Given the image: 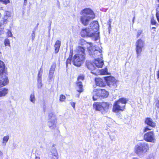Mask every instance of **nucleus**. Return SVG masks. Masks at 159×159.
<instances>
[{
	"label": "nucleus",
	"instance_id": "69168bd1",
	"mask_svg": "<svg viewBox=\"0 0 159 159\" xmlns=\"http://www.w3.org/2000/svg\"><path fill=\"white\" fill-rule=\"evenodd\" d=\"M152 29H155V28H154V27H152Z\"/></svg>",
	"mask_w": 159,
	"mask_h": 159
},
{
	"label": "nucleus",
	"instance_id": "7ed1b4c3",
	"mask_svg": "<svg viewBox=\"0 0 159 159\" xmlns=\"http://www.w3.org/2000/svg\"><path fill=\"white\" fill-rule=\"evenodd\" d=\"M149 148L148 143L143 142H139L134 147V152L138 156H141L147 152Z\"/></svg>",
	"mask_w": 159,
	"mask_h": 159
},
{
	"label": "nucleus",
	"instance_id": "2eb2a0df",
	"mask_svg": "<svg viewBox=\"0 0 159 159\" xmlns=\"http://www.w3.org/2000/svg\"><path fill=\"white\" fill-rule=\"evenodd\" d=\"M145 122L146 124L153 128H154L156 126V123L154 122L152 119L150 118H146Z\"/></svg>",
	"mask_w": 159,
	"mask_h": 159
},
{
	"label": "nucleus",
	"instance_id": "f8f14e48",
	"mask_svg": "<svg viewBox=\"0 0 159 159\" xmlns=\"http://www.w3.org/2000/svg\"><path fill=\"white\" fill-rule=\"evenodd\" d=\"M89 28L91 30L93 31L94 34L97 33H98V35H99V32H98L99 29V25L97 21L92 22L90 24Z\"/></svg>",
	"mask_w": 159,
	"mask_h": 159
},
{
	"label": "nucleus",
	"instance_id": "f3484780",
	"mask_svg": "<svg viewBox=\"0 0 159 159\" xmlns=\"http://www.w3.org/2000/svg\"><path fill=\"white\" fill-rule=\"evenodd\" d=\"M96 84L99 87H104L106 85L101 78H97L95 79Z\"/></svg>",
	"mask_w": 159,
	"mask_h": 159
},
{
	"label": "nucleus",
	"instance_id": "79ce46f5",
	"mask_svg": "<svg viewBox=\"0 0 159 159\" xmlns=\"http://www.w3.org/2000/svg\"><path fill=\"white\" fill-rule=\"evenodd\" d=\"M32 38L33 40L35 37V34L34 31H33L32 32Z\"/></svg>",
	"mask_w": 159,
	"mask_h": 159
},
{
	"label": "nucleus",
	"instance_id": "a19ab883",
	"mask_svg": "<svg viewBox=\"0 0 159 159\" xmlns=\"http://www.w3.org/2000/svg\"><path fill=\"white\" fill-rule=\"evenodd\" d=\"M7 33L8 36L9 37H11L12 35V34L10 30H8V32H7Z\"/></svg>",
	"mask_w": 159,
	"mask_h": 159
},
{
	"label": "nucleus",
	"instance_id": "e2e57ef3",
	"mask_svg": "<svg viewBox=\"0 0 159 159\" xmlns=\"http://www.w3.org/2000/svg\"><path fill=\"white\" fill-rule=\"evenodd\" d=\"M132 159H139L137 158H134Z\"/></svg>",
	"mask_w": 159,
	"mask_h": 159
},
{
	"label": "nucleus",
	"instance_id": "58836bf2",
	"mask_svg": "<svg viewBox=\"0 0 159 159\" xmlns=\"http://www.w3.org/2000/svg\"><path fill=\"white\" fill-rule=\"evenodd\" d=\"M5 15L7 16L8 17H10L11 15V13L8 11L5 12Z\"/></svg>",
	"mask_w": 159,
	"mask_h": 159
},
{
	"label": "nucleus",
	"instance_id": "4c0bfd02",
	"mask_svg": "<svg viewBox=\"0 0 159 159\" xmlns=\"http://www.w3.org/2000/svg\"><path fill=\"white\" fill-rule=\"evenodd\" d=\"M151 129H150L148 127H146L144 128L143 129V132H145L148 130H151Z\"/></svg>",
	"mask_w": 159,
	"mask_h": 159
},
{
	"label": "nucleus",
	"instance_id": "dca6fc26",
	"mask_svg": "<svg viewBox=\"0 0 159 159\" xmlns=\"http://www.w3.org/2000/svg\"><path fill=\"white\" fill-rule=\"evenodd\" d=\"M56 120H49L48 122V126L51 129H54L56 127Z\"/></svg>",
	"mask_w": 159,
	"mask_h": 159
},
{
	"label": "nucleus",
	"instance_id": "e433bc0d",
	"mask_svg": "<svg viewBox=\"0 0 159 159\" xmlns=\"http://www.w3.org/2000/svg\"><path fill=\"white\" fill-rule=\"evenodd\" d=\"M0 2H2L4 4H6L9 2V0H0Z\"/></svg>",
	"mask_w": 159,
	"mask_h": 159
},
{
	"label": "nucleus",
	"instance_id": "ea45409f",
	"mask_svg": "<svg viewBox=\"0 0 159 159\" xmlns=\"http://www.w3.org/2000/svg\"><path fill=\"white\" fill-rule=\"evenodd\" d=\"M156 22L153 18H152L151 20V23L152 25H155L156 24Z\"/></svg>",
	"mask_w": 159,
	"mask_h": 159
},
{
	"label": "nucleus",
	"instance_id": "4468645a",
	"mask_svg": "<svg viewBox=\"0 0 159 159\" xmlns=\"http://www.w3.org/2000/svg\"><path fill=\"white\" fill-rule=\"evenodd\" d=\"M101 58L98 57L97 59L94 58V64L98 68H102L104 65L103 61Z\"/></svg>",
	"mask_w": 159,
	"mask_h": 159
},
{
	"label": "nucleus",
	"instance_id": "aec40b11",
	"mask_svg": "<svg viewBox=\"0 0 159 159\" xmlns=\"http://www.w3.org/2000/svg\"><path fill=\"white\" fill-rule=\"evenodd\" d=\"M61 44L60 41L57 40L56 41L54 45L55 52L56 53H57L59 52Z\"/></svg>",
	"mask_w": 159,
	"mask_h": 159
},
{
	"label": "nucleus",
	"instance_id": "c9c22d12",
	"mask_svg": "<svg viewBox=\"0 0 159 159\" xmlns=\"http://www.w3.org/2000/svg\"><path fill=\"white\" fill-rule=\"evenodd\" d=\"M71 58H70V57H69V58L67 59V60H66V66H67V65L68 64H70L71 63Z\"/></svg>",
	"mask_w": 159,
	"mask_h": 159
},
{
	"label": "nucleus",
	"instance_id": "f03ea898",
	"mask_svg": "<svg viewBox=\"0 0 159 159\" xmlns=\"http://www.w3.org/2000/svg\"><path fill=\"white\" fill-rule=\"evenodd\" d=\"M79 53L75 54L72 59L73 64L77 67H80L83 64L85 59V49L80 46L77 48Z\"/></svg>",
	"mask_w": 159,
	"mask_h": 159
},
{
	"label": "nucleus",
	"instance_id": "20e7f679",
	"mask_svg": "<svg viewBox=\"0 0 159 159\" xmlns=\"http://www.w3.org/2000/svg\"><path fill=\"white\" fill-rule=\"evenodd\" d=\"M89 45L90 46L88 48L89 55L91 57L95 58H98V57L102 58V47L101 46L92 47L91 46L92 45L91 43H90Z\"/></svg>",
	"mask_w": 159,
	"mask_h": 159
},
{
	"label": "nucleus",
	"instance_id": "8fccbe9b",
	"mask_svg": "<svg viewBox=\"0 0 159 159\" xmlns=\"http://www.w3.org/2000/svg\"><path fill=\"white\" fill-rule=\"evenodd\" d=\"M142 32V31L141 30H139L137 34V38L139 37L140 35L141 34Z\"/></svg>",
	"mask_w": 159,
	"mask_h": 159
},
{
	"label": "nucleus",
	"instance_id": "0e129e2a",
	"mask_svg": "<svg viewBox=\"0 0 159 159\" xmlns=\"http://www.w3.org/2000/svg\"><path fill=\"white\" fill-rule=\"evenodd\" d=\"M134 17L133 19V22H134Z\"/></svg>",
	"mask_w": 159,
	"mask_h": 159
},
{
	"label": "nucleus",
	"instance_id": "bf43d9fd",
	"mask_svg": "<svg viewBox=\"0 0 159 159\" xmlns=\"http://www.w3.org/2000/svg\"><path fill=\"white\" fill-rule=\"evenodd\" d=\"M157 75L158 78L159 79V70L157 71Z\"/></svg>",
	"mask_w": 159,
	"mask_h": 159
},
{
	"label": "nucleus",
	"instance_id": "1a4fd4ad",
	"mask_svg": "<svg viewBox=\"0 0 159 159\" xmlns=\"http://www.w3.org/2000/svg\"><path fill=\"white\" fill-rule=\"evenodd\" d=\"M108 85L111 87L116 88L117 87V81L112 76H107L105 78Z\"/></svg>",
	"mask_w": 159,
	"mask_h": 159
},
{
	"label": "nucleus",
	"instance_id": "9b49d317",
	"mask_svg": "<svg viewBox=\"0 0 159 159\" xmlns=\"http://www.w3.org/2000/svg\"><path fill=\"white\" fill-rule=\"evenodd\" d=\"M120 102H115L113 104L112 111L114 112L117 113L120 111H123L125 109V105H119Z\"/></svg>",
	"mask_w": 159,
	"mask_h": 159
},
{
	"label": "nucleus",
	"instance_id": "603ef678",
	"mask_svg": "<svg viewBox=\"0 0 159 159\" xmlns=\"http://www.w3.org/2000/svg\"><path fill=\"white\" fill-rule=\"evenodd\" d=\"M156 106L158 108H159V100L157 101L156 104Z\"/></svg>",
	"mask_w": 159,
	"mask_h": 159
},
{
	"label": "nucleus",
	"instance_id": "b1692460",
	"mask_svg": "<svg viewBox=\"0 0 159 159\" xmlns=\"http://www.w3.org/2000/svg\"><path fill=\"white\" fill-rule=\"evenodd\" d=\"M8 89L3 88L0 90V97L5 96L8 93Z\"/></svg>",
	"mask_w": 159,
	"mask_h": 159
},
{
	"label": "nucleus",
	"instance_id": "5fc2aeb1",
	"mask_svg": "<svg viewBox=\"0 0 159 159\" xmlns=\"http://www.w3.org/2000/svg\"><path fill=\"white\" fill-rule=\"evenodd\" d=\"M3 155V153H2V152L0 151V157H2Z\"/></svg>",
	"mask_w": 159,
	"mask_h": 159
},
{
	"label": "nucleus",
	"instance_id": "49530a36",
	"mask_svg": "<svg viewBox=\"0 0 159 159\" xmlns=\"http://www.w3.org/2000/svg\"><path fill=\"white\" fill-rule=\"evenodd\" d=\"M73 50H71L70 51V53L69 54V57H70V58H72V56L73 55Z\"/></svg>",
	"mask_w": 159,
	"mask_h": 159
},
{
	"label": "nucleus",
	"instance_id": "3c124183",
	"mask_svg": "<svg viewBox=\"0 0 159 159\" xmlns=\"http://www.w3.org/2000/svg\"><path fill=\"white\" fill-rule=\"evenodd\" d=\"M112 21L111 19H110L109 20L108 22V24L109 25V28H111V23Z\"/></svg>",
	"mask_w": 159,
	"mask_h": 159
},
{
	"label": "nucleus",
	"instance_id": "6ab92c4d",
	"mask_svg": "<svg viewBox=\"0 0 159 159\" xmlns=\"http://www.w3.org/2000/svg\"><path fill=\"white\" fill-rule=\"evenodd\" d=\"M5 66L3 62L0 61V74H3V75H6Z\"/></svg>",
	"mask_w": 159,
	"mask_h": 159
},
{
	"label": "nucleus",
	"instance_id": "4d7b16f0",
	"mask_svg": "<svg viewBox=\"0 0 159 159\" xmlns=\"http://www.w3.org/2000/svg\"><path fill=\"white\" fill-rule=\"evenodd\" d=\"M54 71L53 70H50L49 73L54 74Z\"/></svg>",
	"mask_w": 159,
	"mask_h": 159
},
{
	"label": "nucleus",
	"instance_id": "f257e3e1",
	"mask_svg": "<svg viewBox=\"0 0 159 159\" xmlns=\"http://www.w3.org/2000/svg\"><path fill=\"white\" fill-rule=\"evenodd\" d=\"M81 21L85 26L87 25L91 20L93 19L95 17L93 11L89 8H84L81 11Z\"/></svg>",
	"mask_w": 159,
	"mask_h": 159
},
{
	"label": "nucleus",
	"instance_id": "39448f33",
	"mask_svg": "<svg viewBox=\"0 0 159 159\" xmlns=\"http://www.w3.org/2000/svg\"><path fill=\"white\" fill-rule=\"evenodd\" d=\"M109 106V103L107 102H95L93 104V107L96 110L105 114L108 111Z\"/></svg>",
	"mask_w": 159,
	"mask_h": 159
},
{
	"label": "nucleus",
	"instance_id": "864d4df0",
	"mask_svg": "<svg viewBox=\"0 0 159 159\" xmlns=\"http://www.w3.org/2000/svg\"><path fill=\"white\" fill-rule=\"evenodd\" d=\"M156 17L158 22H159V14L157 13H156Z\"/></svg>",
	"mask_w": 159,
	"mask_h": 159
},
{
	"label": "nucleus",
	"instance_id": "7c9ffc66",
	"mask_svg": "<svg viewBox=\"0 0 159 159\" xmlns=\"http://www.w3.org/2000/svg\"><path fill=\"white\" fill-rule=\"evenodd\" d=\"M101 74L102 75H106L107 74V69H105L104 70H101Z\"/></svg>",
	"mask_w": 159,
	"mask_h": 159
},
{
	"label": "nucleus",
	"instance_id": "393cba45",
	"mask_svg": "<svg viewBox=\"0 0 159 159\" xmlns=\"http://www.w3.org/2000/svg\"><path fill=\"white\" fill-rule=\"evenodd\" d=\"M30 100L33 103H35V98L34 93H32L31 94L30 96Z\"/></svg>",
	"mask_w": 159,
	"mask_h": 159
},
{
	"label": "nucleus",
	"instance_id": "ddd939ff",
	"mask_svg": "<svg viewBox=\"0 0 159 159\" xmlns=\"http://www.w3.org/2000/svg\"><path fill=\"white\" fill-rule=\"evenodd\" d=\"M9 82V80L6 75L2 76L0 79V88L7 85Z\"/></svg>",
	"mask_w": 159,
	"mask_h": 159
},
{
	"label": "nucleus",
	"instance_id": "cd10ccee",
	"mask_svg": "<svg viewBox=\"0 0 159 159\" xmlns=\"http://www.w3.org/2000/svg\"><path fill=\"white\" fill-rule=\"evenodd\" d=\"M52 156L58 155L57 152L55 148H53L51 151Z\"/></svg>",
	"mask_w": 159,
	"mask_h": 159
},
{
	"label": "nucleus",
	"instance_id": "5701e85b",
	"mask_svg": "<svg viewBox=\"0 0 159 159\" xmlns=\"http://www.w3.org/2000/svg\"><path fill=\"white\" fill-rule=\"evenodd\" d=\"M42 75L40 74V72H39L38 75V84L37 86L38 88H41L42 86Z\"/></svg>",
	"mask_w": 159,
	"mask_h": 159
},
{
	"label": "nucleus",
	"instance_id": "de8ad7c7",
	"mask_svg": "<svg viewBox=\"0 0 159 159\" xmlns=\"http://www.w3.org/2000/svg\"><path fill=\"white\" fill-rule=\"evenodd\" d=\"M51 157V159H58V156H52Z\"/></svg>",
	"mask_w": 159,
	"mask_h": 159
},
{
	"label": "nucleus",
	"instance_id": "13d9d810",
	"mask_svg": "<svg viewBox=\"0 0 159 159\" xmlns=\"http://www.w3.org/2000/svg\"><path fill=\"white\" fill-rule=\"evenodd\" d=\"M1 25H0V28H1ZM2 28H0V34H2Z\"/></svg>",
	"mask_w": 159,
	"mask_h": 159
},
{
	"label": "nucleus",
	"instance_id": "680f3d73",
	"mask_svg": "<svg viewBox=\"0 0 159 159\" xmlns=\"http://www.w3.org/2000/svg\"><path fill=\"white\" fill-rule=\"evenodd\" d=\"M157 10H158L159 11V5H158V7L157 8Z\"/></svg>",
	"mask_w": 159,
	"mask_h": 159
},
{
	"label": "nucleus",
	"instance_id": "412c9836",
	"mask_svg": "<svg viewBox=\"0 0 159 159\" xmlns=\"http://www.w3.org/2000/svg\"><path fill=\"white\" fill-rule=\"evenodd\" d=\"M128 101V100L125 98H122L119 99L117 101L115 102H120L119 105H125V104Z\"/></svg>",
	"mask_w": 159,
	"mask_h": 159
},
{
	"label": "nucleus",
	"instance_id": "4be33fe9",
	"mask_svg": "<svg viewBox=\"0 0 159 159\" xmlns=\"http://www.w3.org/2000/svg\"><path fill=\"white\" fill-rule=\"evenodd\" d=\"M95 64H94V62L93 63H89L87 64L88 68L91 70L92 71V73L93 74H96L95 72L93 71L95 69V67L94 66Z\"/></svg>",
	"mask_w": 159,
	"mask_h": 159
},
{
	"label": "nucleus",
	"instance_id": "72a5a7b5",
	"mask_svg": "<svg viewBox=\"0 0 159 159\" xmlns=\"http://www.w3.org/2000/svg\"><path fill=\"white\" fill-rule=\"evenodd\" d=\"M110 137L111 140L112 141L115 140V137L113 133H112L110 135Z\"/></svg>",
	"mask_w": 159,
	"mask_h": 159
},
{
	"label": "nucleus",
	"instance_id": "338daca9",
	"mask_svg": "<svg viewBox=\"0 0 159 159\" xmlns=\"http://www.w3.org/2000/svg\"><path fill=\"white\" fill-rule=\"evenodd\" d=\"M157 1H158V2H159V0H157Z\"/></svg>",
	"mask_w": 159,
	"mask_h": 159
},
{
	"label": "nucleus",
	"instance_id": "37998d69",
	"mask_svg": "<svg viewBox=\"0 0 159 159\" xmlns=\"http://www.w3.org/2000/svg\"><path fill=\"white\" fill-rule=\"evenodd\" d=\"M17 146V144L15 143H13L12 144V148L13 149H15L16 148Z\"/></svg>",
	"mask_w": 159,
	"mask_h": 159
},
{
	"label": "nucleus",
	"instance_id": "473e14b6",
	"mask_svg": "<svg viewBox=\"0 0 159 159\" xmlns=\"http://www.w3.org/2000/svg\"><path fill=\"white\" fill-rule=\"evenodd\" d=\"M66 97L63 95H61L60 98V101L63 102L65 99Z\"/></svg>",
	"mask_w": 159,
	"mask_h": 159
},
{
	"label": "nucleus",
	"instance_id": "c85d7f7f",
	"mask_svg": "<svg viewBox=\"0 0 159 159\" xmlns=\"http://www.w3.org/2000/svg\"><path fill=\"white\" fill-rule=\"evenodd\" d=\"M84 77L83 75H79L77 78V81H81V80H84Z\"/></svg>",
	"mask_w": 159,
	"mask_h": 159
},
{
	"label": "nucleus",
	"instance_id": "2f4dec72",
	"mask_svg": "<svg viewBox=\"0 0 159 159\" xmlns=\"http://www.w3.org/2000/svg\"><path fill=\"white\" fill-rule=\"evenodd\" d=\"M147 159H155V156L153 153L150 154Z\"/></svg>",
	"mask_w": 159,
	"mask_h": 159
},
{
	"label": "nucleus",
	"instance_id": "bb28decb",
	"mask_svg": "<svg viewBox=\"0 0 159 159\" xmlns=\"http://www.w3.org/2000/svg\"><path fill=\"white\" fill-rule=\"evenodd\" d=\"M9 138V136L8 135L4 137L3 139L2 143L6 144V143L8 141Z\"/></svg>",
	"mask_w": 159,
	"mask_h": 159
},
{
	"label": "nucleus",
	"instance_id": "a878e982",
	"mask_svg": "<svg viewBox=\"0 0 159 159\" xmlns=\"http://www.w3.org/2000/svg\"><path fill=\"white\" fill-rule=\"evenodd\" d=\"M49 120H56V118L55 115L52 113H50L48 115Z\"/></svg>",
	"mask_w": 159,
	"mask_h": 159
},
{
	"label": "nucleus",
	"instance_id": "a18cd8bd",
	"mask_svg": "<svg viewBox=\"0 0 159 159\" xmlns=\"http://www.w3.org/2000/svg\"><path fill=\"white\" fill-rule=\"evenodd\" d=\"M55 67H56L55 65L54 64H53L51 68H50V70H53V71H54V70H55Z\"/></svg>",
	"mask_w": 159,
	"mask_h": 159
},
{
	"label": "nucleus",
	"instance_id": "f704fd0d",
	"mask_svg": "<svg viewBox=\"0 0 159 159\" xmlns=\"http://www.w3.org/2000/svg\"><path fill=\"white\" fill-rule=\"evenodd\" d=\"M8 17L7 16L5 15L3 17V21L4 24H6L7 23V20L8 19Z\"/></svg>",
	"mask_w": 159,
	"mask_h": 159
},
{
	"label": "nucleus",
	"instance_id": "0eeeda50",
	"mask_svg": "<svg viewBox=\"0 0 159 159\" xmlns=\"http://www.w3.org/2000/svg\"><path fill=\"white\" fill-rule=\"evenodd\" d=\"M94 32L93 30H91L89 28H86L83 29L81 31L80 34L81 36L83 37H93L94 39V40L97 41L99 39V35L98 33L94 34Z\"/></svg>",
	"mask_w": 159,
	"mask_h": 159
},
{
	"label": "nucleus",
	"instance_id": "c756f323",
	"mask_svg": "<svg viewBox=\"0 0 159 159\" xmlns=\"http://www.w3.org/2000/svg\"><path fill=\"white\" fill-rule=\"evenodd\" d=\"M4 44L5 46H10V41L8 39H7L5 40Z\"/></svg>",
	"mask_w": 159,
	"mask_h": 159
},
{
	"label": "nucleus",
	"instance_id": "423d86ee",
	"mask_svg": "<svg viewBox=\"0 0 159 159\" xmlns=\"http://www.w3.org/2000/svg\"><path fill=\"white\" fill-rule=\"evenodd\" d=\"M93 100H96L98 98H105L107 97L108 93L104 89H95L92 92Z\"/></svg>",
	"mask_w": 159,
	"mask_h": 159
},
{
	"label": "nucleus",
	"instance_id": "6e6552de",
	"mask_svg": "<svg viewBox=\"0 0 159 159\" xmlns=\"http://www.w3.org/2000/svg\"><path fill=\"white\" fill-rule=\"evenodd\" d=\"M144 139L146 141L154 143L156 139L153 132L149 131L145 133L144 135Z\"/></svg>",
	"mask_w": 159,
	"mask_h": 159
},
{
	"label": "nucleus",
	"instance_id": "a211bd4d",
	"mask_svg": "<svg viewBox=\"0 0 159 159\" xmlns=\"http://www.w3.org/2000/svg\"><path fill=\"white\" fill-rule=\"evenodd\" d=\"M76 89L78 92L81 93L83 91V85L81 81H77Z\"/></svg>",
	"mask_w": 159,
	"mask_h": 159
},
{
	"label": "nucleus",
	"instance_id": "c03bdc74",
	"mask_svg": "<svg viewBox=\"0 0 159 159\" xmlns=\"http://www.w3.org/2000/svg\"><path fill=\"white\" fill-rule=\"evenodd\" d=\"M53 74H54L49 73V78L50 80H52L53 77Z\"/></svg>",
	"mask_w": 159,
	"mask_h": 159
},
{
	"label": "nucleus",
	"instance_id": "052dcab7",
	"mask_svg": "<svg viewBox=\"0 0 159 159\" xmlns=\"http://www.w3.org/2000/svg\"><path fill=\"white\" fill-rule=\"evenodd\" d=\"M35 159H40L39 157H35Z\"/></svg>",
	"mask_w": 159,
	"mask_h": 159
},
{
	"label": "nucleus",
	"instance_id": "9d476101",
	"mask_svg": "<svg viewBox=\"0 0 159 159\" xmlns=\"http://www.w3.org/2000/svg\"><path fill=\"white\" fill-rule=\"evenodd\" d=\"M144 44V42L141 39H139L137 41L135 45L136 47V50L137 54V57L141 52Z\"/></svg>",
	"mask_w": 159,
	"mask_h": 159
},
{
	"label": "nucleus",
	"instance_id": "6e6d98bb",
	"mask_svg": "<svg viewBox=\"0 0 159 159\" xmlns=\"http://www.w3.org/2000/svg\"><path fill=\"white\" fill-rule=\"evenodd\" d=\"M27 1H25L24 0V5H26L27 4Z\"/></svg>",
	"mask_w": 159,
	"mask_h": 159
},
{
	"label": "nucleus",
	"instance_id": "09e8293b",
	"mask_svg": "<svg viewBox=\"0 0 159 159\" xmlns=\"http://www.w3.org/2000/svg\"><path fill=\"white\" fill-rule=\"evenodd\" d=\"M70 105H71V106L73 107L74 108H75V102H70Z\"/></svg>",
	"mask_w": 159,
	"mask_h": 159
},
{
	"label": "nucleus",
	"instance_id": "774afa93",
	"mask_svg": "<svg viewBox=\"0 0 159 159\" xmlns=\"http://www.w3.org/2000/svg\"><path fill=\"white\" fill-rule=\"evenodd\" d=\"M25 1H27V0H25Z\"/></svg>",
	"mask_w": 159,
	"mask_h": 159
}]
</instances>
